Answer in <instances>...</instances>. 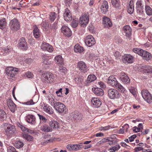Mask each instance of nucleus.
<instances>
[{"label":"nucleus","mask_w":152,"mask_h":152,"mask_svg":"<svg viewBox=\"0 0 152 152\" xmlns=\"http://www.w3.org/2000/svg\"><path fill=\"white\" fill-rule=\"evenodd\" d=\"M2 127L4 129L5 134L7 136H10L15 134L16 129L15 126L10 124L5 123Z\"/></svg>","instance_id":"f257e3e1"},{"label":"nucleus","mask_w":152,"mask_h":152,"mask_svg":"<svg viewBox=\"0 0 152 152\" xmlns=\"http://www.w3.org/2000/svg\"><path fill=\"white\" fill-rule=\"evenodd\" d=\"M133 51L134 53L141 56L144 59L147 61L149 60L152 58L151 55L150 53L146 51H144L142 49L138 48H134L133 49Z\"/></svg>","instance_id":"f03ea898"},{"label":"nucleus","mask_w":152,"mask_h":152,"mask_svg":"<svg viewBox=\"0 0 152 152\" xmlns=\"http://www.w3.org/2000/svg\"><path fill=\"white\" fill-rule=\"evenodd\" d=\"M107 93L108 96L111 99H114L120 98V94L116 89L111 88L108 90Z\"/></svg>","instance_id":"7ed1b4c3"},{"label":"nucleus","mask_w":152,"mask_h":152,"mask_svg":"<svg viewBox=\"0 0 152 152\" xmlns=\"http://www.w3.org/2000/svg\"><path fill=\"white\" fill-rule=\"evenodd\" d=\"M54 76L52 74L49 72H46L42 74V81L43 82L49 83L53 81Z\"/></svg>","instance_id":"20e7f679"},{"label":"nucleus","mask_w":152,"mask_h":152,"mask_svg":"<svg viewBox=\"0 0 152 152\" xmlns=\"http://www.w3.org/2000/svg\"><path fill=\"white\" fill-rule=\"evenodd\" d=\"M142 97L148 103L151 102L152 96L150 92L147 90L143 89L141 91Z\"/></svg>","instance_id":"39448f33"},{"label":"nucleus","mask_w":152,"mask_h":152,"mask_svg":"<svg viewBox=\"0 0 152 152\" xmlns=\"http://www.w3.org/2000/svg\"><path fill=\"white\" fill-rule=\"evenodd\" d=\"M54 107L56 110L60 113H65L66 108L65 106L63 103L58 102L54 104Z\"/></svg>","instance_id":"423d86ee"},{"label":"nucleus","mask_w":152,"mask_h":152,"mask_svg":"<svg viewBox=\"0 0 152 152\" xmlns=\"http://www.w3.org/2000/svg\"><path fill=\"white\" fill-rule=\"evenodd\" d=\"M89 20V15L88 14H83L80 17V24L82 26H85L88 24Z\"/></svg>","instance_id":"0eeeda50"},{"label":"nucleus","mask_w":152,"mask_h":152,"mask_svg":"<svg viewBox=\"0 0 152 152\" xmlns=\"http://www.w3.org/2000/svg\"><path fill=\"white\" fill-rule=\"evenodd\" d=\"M9 26L10 29L14 31H16L19 29L20 25L17 19L14 18L10 21L9 24Z\"/></svg>","instance_id":"6e6552de"},{"label":"nucleus","mask_w":152,"mask_h":152,"mask_svg":"<svg viewBox=\"0 0 152 152\" xmlns=\"http://www.w3.org/2000/svg\"><path fill=\"white\" fill-rule=\"evenodd\" d=\"M85 42L87 46L90 47L94 45L96 43V41L93 36L90 35L85 38Z\"/></svg>","instance_id":"1a4fd4ad"},{"label":"nucleus","mask_w":152,"mask_h":152,"mask_svg":"<svg viewBox=\"0 0 152 152\" xmlns=\"http://www.w3.org/2000/svg\"><path fill=\"white\" fill-rule=\"evenodd\" d=\"M77 67L81 72H86L88 70V68L85 63L83 61L78 62Z\"/></svg>","instance_id":"9d476101"},{"label":"nucleus","mask_w":152,"mask_h":152,"mask_svg":"<svg viewBox=\"0 0 152 152\" xmlns=\"http://www.w3.org/2000/svg\"><path fill=\"white\" fill-rule=\"evenodd\" d=\"M107 83L108 84L115 88L119 83L116 78L113 75H111L109 77Z\"/></svg>","instance_id":"9b49d317"},{"label":"nucleus","mask_w":152,"mask_h":152,"mask_svg":"<svg viewBox=\"0 0 152 152\" xmlns=\"http://www.w3.org/2000/svg\"><path fill=\"white\" fill-rule=\"evenodd\" d=\"M17 68H14L13 67H10L7 68L6 72L8 76L11 77H13L15 75L17 74L18 72Z\"/></svg>","instance_id":"f8f14e48"},{"label":"nucleus","mask_w":152,"mask_h":152,"mask_svg":"<svg viewBox=\"0 0 152 152\" xmlns=\"http://www.w3.org/2000/svg\"><path fill=\"white\" fill-rule=\"evenodd\" d=\"M19 47L23 50H26L28 47L25 38L23 37L21 38L19 40Z\"/></svg>","instance_id":"ddd939ff"},{"label":"nucleus","mask_w":152,"mask_h":152,"mask_svg":"<svg viewBox=\"0 0 152 152\" xmlns=\"http://www.w3.org/2000/svg\"><path fill=\"white\" fill-rule=\"evenodd\" d=\"M120 79L124 83H130V80L128 77L124 72H121L119 75Z\"/></svg>","instance_id":"4468645a"},{"label":"nucleus","mask_w":152,"mask_h":152,"mask_svg":"<svg viewBox=\"0 0 152 152\" xmlns=\"http://www.w3.org/2000/svg\"><path fill=\"white\" fill-rule=\"evenodd\" d=\"M123 62L126 63H132L134 60V57L130 54L125 55L122 59Z\"/></svg>","instance_id":"2eb2a0df"},{"label":"nucleus","mask_w":152,"mask_h":152,"mask_svg":"<svg viewBox=\"0 0 152 152\" xmlns=\"http://www.w3.org/2000/svg\"><path fill=\"white\" fill-rule=\"evenodd\" d=\"M61 30L64 34L66 36L69 37L72 35L70 29L66 26H63L61 28Z\"/></svg>","instance_id":"dca6fc26"},{"label":"nucleus","mask_w":152,"mask_h":152,"mask_svg":"<svg viewBox=\"0 0 152 152\" xmlns=\"http://www.w3.org/2000/svg\"><path fill=\"white\" fill-rule=\"evenodd\" d=\"M41 48L44 50H47L50 52H51L53 51V48L52 46L45 42L42 43Z\"/></svg>","instance_id":"f3484780"},{"label":"nucleus","mask_w":152,"mask_h":152,"mask_svg":"<svg viewBox=\"0 0 152 152\" xmlns=\"http://www.w3.org/2000/svg\"><path fill=\"white\" fill-rule=\"evenodd\" d=\"M63 16L64 18L66 21H69L72 19L71 13L68 9L65 10Z\"/></svg>","instance_id":"a211bd4d"},{"label":"nucleus","mask_w":152,"mask_h":152,"mask_svg":"<svg viewBox=\"0 0 152 152\" xmlns=\"http://www.w3.org/2000/svg\"><path fill=\"white\" fill-rule=\"evenodd\" d=\"M102 12L105 14L107 13L108 8V3L107 1H103L101 6L100 7Z\"/></svg>","instance_id":"6ab92c4d"},{"label":"nucleus","mask_w":152,"mask_h":152,"mask_svg":"<svg viewBox=\"0 0 152 152\" xmlns=\"http://www.w3.org/2000/svg\"><path fill=\"white\" fill-rule=\"evenodd\" d=\"M103 23L105 28H109L112 26V23L110 19L106 17L103 18Z\"/></svg>","instance_id":"aec40b11"},{"label":"nucleus","mask_w":152,"mask_h":152,"mask_svg":"<svg viewBox=\"0 0 152 152\" xmlns=\"http://www.w3.org/2000/svg\"><path fill=\"white\" fill-rule=\"evenodd\" d=\"M8 106L11 112H14L16 108V105L11 99H8L7 100Z\"/></svg>","instance_id":"412c9836"},{"label":"nucleus","mask_w":152,"mask_h":152,"mask_svg":"<svg viewBox=\"0 0 152 152\" xmlns=\"http://www.w3.org/2000/svg\"><path fill=\"white\" fill-rule=\"evenodd\" d=\"M91 102L94 107H99L102 104L101 102L99 99L96 98H94L91 100Z\"/></svg>","instance_id":"4be33fe9"},{"label":"nucleus","mask_w":152,"mask_h":152,"mask_svg":"<svg viewBox=\"0 0 152 152\" xmlns=\"http://www.w3.org/2000/svg\"><path fill=\"white\" fill-rule=\"evenodd\" d=\"M124 32L126 34V36L128 38H129L131 35L132 29L128 25L124 26L123 28Z\"/></svg>","instance_id":"5701e85b"},{"label":"nucleus","mask_w":152,"mask_h":152,"mask_svg":"<svg viewBox=\"0 0 152 152\" xmlns=\"http://www.w3.org/2000/svg\"><path fill=\"white\" fill-rule=\"evenodd\" d=\"M134 5L133 1H130L129 4L127 6V10L128 12L130 14H132L134 11Z\"/></svg>","instance_id":"b1692460"},{"label":"nucleus","mask_w":152,"mask_h":152,"mask_svg":"<svg viewBox=\"0 0 152 152\" xmlns=\"http://www.w3.org/2000/svg\"><path fill=\"white\" fill-rule=\"evenodd\" d=\"M94 93L97 96H102L104 94V92L103 90L100 88H94L93 89Z\"/></svg>","instance_id":"393cba45"},{"label":"nucleus","mask_w":152,"mask_h":152,"mask_svg":"<svg viewBox=\"0 0 152 152\" xmlns=\"http://www.w3.org/2000/svg\"><path fill=\"white\" fill-rule=\"evenodd\" d=\"M26 121L29 123L32 124H35V118L34 115H28L26 117Z\"/></svg>","instance_id":"a878e982"},{"label":"nucleus","mask_w":152,"mask_h":152,"mask_svg":"<svg viewBox=\"0 0 152 152\" xmlns=\"http://www.w3.org/2000/svg\"><path fill=\"white\" fill-rule=\"evenodd\" d=\"M33 34L35 38H37L40 37V32L36 25L34 26Z\"/></svg>","instance_id":"bb28decb"},{"label":"nucleus","mask_w":152,"mask_h":152,"mask_svg":"<svg viewBox=\"0 0 152 152\" xmlns=\"http://www.w3.org/2000/svg\"><path fill=\"white\" fill-rule=\"evenodd\" d=\"M50 127V128H51V130L52 129H55L57 128L58 127V123L56 121H50L49 123Z\"/></svg>","instance_id":"cd10ccee"},{"label":"nucleus","mask_w":152,"mask_h":152,"mask_svg":"<svg viewBox=\"0 0 152 152\" xmlns=\"http://www.w3.org/2000/svg\"><path fill=\"white\" fill-rule=\"evenodd\" d=\"M40 130L44 132H51V128L48 126L44 125L41 126L40 128Z\"/></svg>","instance_id":"c85d7f7f"},{"label":"nucleus","mask_w":152,"mask_h":152,"mask_svg":"<svg viewBox=\"0 0 152 152\" xmlns=\"http://www.w3.org/2000/svg\"><path fill=\"white\" fill-rule=\"evenodd\" d=\"M54 61L56 64H60L61 65L63 64V60L61 56L58 55L56 56L55 57Z\"/></svg>","instance_id":"c756f323"},{"label":"nucleus","mask_w":152,"mask_h":152,"mask_svg":"<svg viewBox=\"0 0 152 152\" xmlns=\"http://www.w3.org/2000/svg\"><path fill=\"white\" fill-rule=\"evenodd\" d=\"M70 116V118L73 120H78L81 119V115H80V116L79 113H77L72 114Z\"/></svg>","instance_id":"7c9ffc66"},{"label":"nucleus","mask_w":152,"mask_h":152,"mask_svg":"<svg viewBox=\"0 0 152 152\" xmlns=\"http://www.w3.org/2000/svg\"><path fill=\"white\" fill-rule=\"evenodd\" d=\"M49 58L46 56H44L42 57V61H43V65H48L50 64V61L49 60Z\"/></svg>","instance_id":"2f4dec72"},{"label":"nucleus","mask_w":152,"mask_h":152,"mask_svg":"<svg viewBox=\"0 0 152 152\" xmlns=\"http://www.w3.org/2000/svg\"><path fill=\"white\" fill-rule=\"evenodd\" d=\"M74 49L75 51L76 52L80 53L83 50V47L80 46L77 44H76L75 46Z\"/></svg>","instance_id":"473e14b6"},{"label":"nucleus","mask_w":152,"mask_h":152,"mask_svg":"<svg viewBox=\"0 0 152 152\" xmlns=\"http://www.w3.org/2000/svg\"><path fill=\"white\" fill-rule=\"evenodd\" d=\"M111 3L114 7L119 9L120 4L119 0H111Z\"/></svg>","instance_id":"72a5a7b5"},{"label":"nucleus","mask_w":152,"mask_h":152,"mask_svg":"<svg viewBox=\"0 0 152 152\" xmlns=\"http://www.w3.org/2000/svg\"><path fill=\"white\" fill-rule=\"evenodd\" d=\"M78 23L79 21L78 19L75 18L72 21L71 24L72 27L75 28L78 25Z\"/></svg>","instance_id":"f704fd0d"},{"label":"nucleus","mask_w":152,"mask_h":152,"mask_svg":"<svg viewBox=\"0 0 152 152\" xmlns=\"http://www.w3.org/2000/svg\"><path fill=\"white\" fill-rule=\"evenodd\" d=\"M96 76L94 75H90L88 77L87 81V83H90L93 82L96 79Z\"/></svg>","instance_id":"c9c22d12"},{"label":"nucleus","mask_w":152,"mask_h":152,"mask_svg":"<svg viewBox=\"0 0 152 152\" xmlns=\"http://www.w3.org/2000/svg\"><path fill=\"white\" fill-rule=\"evenodd\" d=\"M22 136L23 138H24L28 141H31L33 139V137L27 134H22Z\"/></svg>","instance_id":"e433bc0d"},{"label":"nucleus","mask_w":152,"mask_h":152,"mask_svg":"<svg viewBox=\"0 0 152 152\" xmlns=\"http://www.w3.org/2000/svg\"><path fill=\"white\" fill-rule=\"evenodd\" d=\"M145 10L146 13L148 15L150 16L152 15V9L150 6L148 5L146 6Z\"/></svg>","instance_id":"4c0bfd02"},{"label":"nucleus","mask_w":152,"mask_h":152,"mask_svg":"<svg viewBox=\"0 0 152 152\" xmlns=\"http://www.w3.org/2000/svg\"><path fill=\"white\" fill-rule=\"evenodd\" d=\"M119 91L124 93L126 91L125 89L120 83H118L115 87Z\"/></svg>","instance_id":"58836bf2"},{"label":"nucleus","mask_w":152,"mask_h":152,"mask_svg":"<svg viewBox=\"0 0 152 152\" xmlns=\"http://www.w3.org/2000/svg\"><path fill=\"white\" fill-rule=\"evenodd\" d=\"M6 24V20L4 18L0 20V28L3 29L4 28Z\"/></svg>","instance_id":"ea45409f"},{"label":"nucleus","mask_w":152,"mask_h":152,"mask_svg":"<svg viewBox=\"0 0 152 152\" xmlns=\"http://www.w3.org/2000/svg\"><path fill=\"white\" fill-rule=\"evenodd\" d=\"M44 109L45 111H46L48 114H52L53 113V110L51 109V107H47V106H45L44 107Z\"/></svg>","instance_id":"a19ab883"},{"label":"nucleus","mask_w":152,"mask_h":152,"mask_svg":"<svg viewBox=\"0 0 152 152\" xmlns=\"http://www.w3.org/2000/svg\"><path fill=\"white\" fill-rule=\"evenodd\" d=\"M121 148L119 144H117L115 146L110 148L109 149L110 152H115V151L118 150Z\"/></svg>","instance_id":"79ce46f5"},{"label":"nucleus","mask_w":152,"mask_h":152,"mask_svg":"<svg viewBox=\"0 0 152 152\" xmlns=\"http://www.w3.org/2000/svg\"><path fill=\"white\" fill-rule=\"evenodd\" d=\"M144 70L145 73L152 72V66L148 65L145 66Z\"/></svg>","instance_id":"37998d69"},{"label":"nucleus","mask_w":152,"mask_h":152,"mask_svg":"<svg viewBox=\"0 0 152 152\" xmlns=\"http://www.w3.org/2000/svg\"><path fill=\"white\" fill-rule=\"evenodd\" d=\"M15 146L17 148H19L22 147L23 146V144L21 141H17L16 142Z\"/></svg>","instance_id":"c03bdc74"},{"label":"nucleus","mask_w":152,"mask_h":152,"mask_svg":"<svg viewBox=\"0 0 152 152\" xmlns=\"http://www.w3.org/2000/svg\"><path fill=\"white\" fill-rule=\"evenodd\" d=\"M137 13V15L141 16L142 15L143 13V9L144 8H136Z\"/></svg>","instance_id":"a18cd8bd"},{"label":"nucleus","mask_w":152,"mask_h":152,"mask_svg":"<svg viewBox=\"0 0 152 152\" xmlns=\"http://www.w3.org/2000/svg\"><path fill=\"white\" fill-rule=\"evenodd\" d=\"M113 54L116 59H118L121 58V55L118 51H116L115 52H114Z\"/></svg>","instance_id":"49530a36"},{"label":"nucleus","mask_w":152,"mask_h":152,"mask_svg":"<svg viewBox=\"0 0 152 152\" xmlns=\"http://www.w3.org/2000/svg\"><path fill=\"white\" fill-rule=\"evenodd\" d=\"M6 113L2 110L0 109V120L2 121L5 116Z\"/></svg>","instance_id":"de8ad7c7"},{"label":"nucleus","mask_w":152,"mask_h":152,"mask_svg":"<svg viewBox=\"0 0 152 152\" xmlns=\"http://www.w3.org/2000/svg\"><path fill=\"white\" fill-rule=\"evenodd\" d=\"M56 18V13L55 12H53L51 13L50 15V20L53 22Z\"/></svg>","instance_id":"09e8293b"},{"label":"nucleus","mask_w":152,"mask_h":152,"mask_svg":"<svg viewBox=\"0 0 152 152\" xmlns=\"http://www.w3.org/2000/svg\"><path fill=\"white\" fill-rule=\"evenodd\" d=\"M83 80L82 77L80 76H78L75 78V81L77 84L82 83L83 82Z\"/></svg>","instance_id":"8fccbe9b"},{"label":"nucleus","mask_w":152,"mask_h":152,"mask_svg":"<svg viewBox=\"0 0 152 152\" xmlns=\"http://www.w3.org/2000/svg\"><path fill=\"white\" fill-rule=\"evenodd\" d=\"M72 146L73 147L72 150L77 151L80 149L81 148V146L82 145L78 144H74L72 145Z\"/></svg>","instance_id":"3c124183"},{"label":"nucleus","mask_w":152,"mask_h":152,"mask_svg":"<svg viewBox=\"0 0 152 152\" xmlns=\"http://www.w3.org/2000/svg\"><path fill=\"white\" fill-rule=\"evenodd\" d=\"M136 8H144L143 5L142 4V1H137L136 3Z\"/></svg>","instance_id":"603ef678"},{"label":"nucleus","mask_w":152,"mask_h":152,"mask_svg":"<svg viewBox=\"0 0 152 152\" xmlns=\"http://www.w3.org/2000/svg\"><path fill=\"white\" fill-rule=\"evenodd\" d=\"M7 148V152H18L16 151L15 148L12 146H9Z\"/></svg>","instance_id":"864d4df0"},{"label":"nucleus","mask_w":152,"mask_h":152,"mask_svg":"<svg viewBox=\"0 0 152 152\" xmlns=\"http://www.w3.org/2000/svg\"><path fill=\"white\" fill-rule=\"evenodd\" d=\"M110 141H108L109 142L108 144L110 145H113L114 144L116 143L117 142V141L115 139H113L112 138L110 137L109 139Z\"/></svg>","instance_id":"5fc2aeb1"},{"label":"nucleus","mask_w":152,"mask_h":152,"mask_svg":"<svg viewBox=\"0 0 152 152\" xmlns=\"http://www.w3.org/2000/svg\"><path fill=\"white\" fill-rule=\"evenodd\" d=\"M40 120L43 122H46L47 121V119L42 115L39 114H37Z\"/></svg>","instance_id":"6e6d98bb"},{"label":"nucleus","mask_w":152,"mask_h":152,"mask_svg":"<svg viewBox=\"0 0 152 152\" xmlns=\"http://www.w3.org/2000/svg\"><path fill=\"white\" fill-rule=\"evenodd\" d=\"M110 139V137H106L102 139L99 142H100V143L102 144V143L107 142L108 141H110V140H109Z\"/></svg>","instance_id":"4d7b16f0"},{"label":"nucleus","mask_w":152,"mask_h":152,"mask_svg":"<svg viewBox=\"0 0 152 152\" xmlns=\"http://www.w3.org/2000/svg\"><path fill=\"white\" fill-rule=\"evenodd\" d=\"M25 75L26 77L29 78H32L34 76L33 74L30 72H26Z\"/></svg>","instance_id":"13d9d810"},{"label":"nucleus","mask_w":152,"mask_h":152,"mask_svg":"<svg viewBox=\"0 0 152 152\" xmlns=\"http://www.w3.org/2000/svg\"><path fill=\"white\" fill-rule=\"evenodd\" d=\"M110 127L109 126H105L104 127H101L99 128V129L101 131L102 130L104 131H106L109 129Z\"/></svg>","instance_id":"bf43d9fd"},{"label":"nucleus","mask_w":152,"mask_h":152,"mask_svg":"<svg viewBox=\"0 0 152 152\" xmlns=\"http://www.w3.org/2000/svg\"><path fill=\"white\" fill-rule=\"evenodd\" d=\"M59 70L60 72L64 73L66 70V68L62 66H60L59 67Z\"/></svg>","instance_id":"052dcab7"},{"label":"nucleus","mask_w":152,"mask_h":152,"mask_svg":"<svg viewBox=\"0 0 152 152\" xmlns=\"http://www.w3.org/2000/svg\"><path fill=\"white\" fill-rule=\"evenodd\" d=\"M130 92L133 95H134L136 94L135 89L133 87H132L129 89Z\"/></svg>","instance_id":"680f3d73"},{"label":"nucleus","mask_w":152,"mask_h":152,"mask_svg":"<svg viewBox=\"0 0 152 152\" xmlns=\"http://www.w3.org/2000/svg\"><path fill=\"white\" fill-rule=\"evenodd\" d=\"M49 101L50 102H51V104H53V106H54V104L55 103H57V102H56V101L55 100V99L52 97H49L48 99Z\"/></svg>","instance_id":"e2e57ef3"},{"label":"nucleus","mask_w":152,"mask_h":152,"mask_svg":"<svg viewBox=\"0 0 152 152\" xmlns=\"http://www.w3.org/2000/svg\"><path fill=\"white\" fill-rule=\"evenodd\" d=\"M35 102H34L32 99H30V101H27L26 103V104L28 105H31L34 104Z\"/></svg>","instance_id":"0e129e2a"},{"label":"nucleus","mask_w":152,"mask_h":152,"mask_svg":"<svg viewBox=\"0 0 152 152\" xmlns=\"http://www.w3.org/2000/svg\"><path fill=\"white\" fill-rule=\"evenodd\" d=\"M62 89L61 88L58 91L56 92V93L57 95V96H61L62 94Z\"/></svg>","instance_id":"69168bd1"},{"label":"nucleus","mask_w":152,"mask_h":152,"mask_svg":"<svg viewBox=\"0 0 152 152\" xmlns=\"http://www.w3.org/2000/svg\"><path fill=\"white\" fill-rule=\"evenodd\" d=\"M140 127L134 126L133 128V130L134 132H137L140 131Z\"/></svg>","instance_id":"338daca9"},{"label":"nucleus","mask_w":152,"mask_h":152,"mask_svg":"<svg viewBox=\"0 0 152 152\" xmlns=\"http://www.w3.org/2000/svg\"><path fill=\"white\" fill-rule=\"evenodd\" d=\"M98 84L99 85L100 87L102 88H104L106 87L104 83L102 82H99L98 83Z\"/></svg>","instance_id":"774afa93"}]
</instances>
